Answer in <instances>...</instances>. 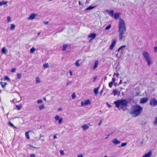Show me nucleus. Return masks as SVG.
I'll use <instances>...</instances> for the list:
<instances>
[{"mask_svg": "<svg viewBox=\"0 0 157 157\" xmlns=\"http://www.w3.org/2000/svg\"><path fill=\"white\" fill-rule=\"evenodd\" d=\"M126 31L125 23L124 20L121 19H119L118 25L119 38L120 41H121L125 38L124 35Z\"/></svg>", "mask_w": 157, "mask_h": 157, "instance_id": "nucleus-1", "label": "nucleus"}, {"mask_svg": "<svg viewBox=\"0 0 157 157\" xmlns=\"http://www.w3.org/2000/svg\"><path fill=\"white\" fill-rule=\"evenodd\" d=\"M143 108L139 105H136L133 106L130 111V113L134 117L139 116L142 112Z\"/></svg>", "mask_w": 157, "mask_h": 157, "instance_id": "nucleus-2", "label": "nucleus"}, {"mask_svg": "<svg viewBox=\"0 0 157 157\" xmlns=\"http://www.w3.org/2000/svg\"><path fill=\"white\" fill-rule=\"evenodd\" d=\"M114 103L116 107L118 108L120 106L122 107L127 106L128 102L126 99H121L115 101Z\"/></svg>", "mask_w": 157, "mask_h": 157, "instance_id": "nucleus-3", "label": "nucleus"}, {"mask_svg": "<svg viewBox=\"0 0 157 157\" xmlns=\"http://www.w3.org/2000/svg\"><path fill=\"white\" fill-rule=\"evenodd\" d=\"M142 54L146 62L147 65L150 66L152 64V62L149 53L146 51H144Z\"/></svg>", "mask_w": 157, "mask_h": 157, "instance_id": "nucleus-4", "label": "nucleus"}, {"mask_svg": "<svg viewBox=\"0 0 157 157\" xmlns=\"http://www.w3.org/2000/svg\"><path fill=\"white\" fill-rule=\"evenodd\" d=\"M150 103L151 105L155 106L157 105V101L155 98H153L151 100Z\"/></svg>", "mask_w": 157, "mask_h": 157, "instance_id": "nucleus-5", "label": "nucleus"}, {"mask_svg": "<svg viewBox=\"0 0 157 157\" xmlns=\"http://www.w3.org/2000/svg\"><path fill=\"white\" fill-rule=\"evenodd\" d=\"M116 40L114 39H113L109 47L110 49L112 50L113 49L116 43Z\"/></svg>", "mask_w": 157, "mask_h": 157, "instance_id": "nucleus-6", "label": "nucleus"}, {"mask_svg": "<svg viewBox=\"0 0 157 157\" xmlns=\"http://www.w3.org/2000/svg\"><path fill=\"white\" fill-rule=\"evenodd\" d=\"M37 16V15L35 13L31 14L29 16L28 18L29 20H33L34 19L35 17Z\"/></svg>", "mask_w": 157, "mask_h": 157, "instance_id": "nucleus-7", "label": "nucleus"}, {"mask_svg": "<svg viewBox=\"0 0 157 157\" xmlns=\"http://www.w3.org/2000/svg\"><path fill=\"white\" fill-rule=\"evenodd\" d=\"M148 99L147 98H142L140 100V103L143 104L146 103L148 101Z\"/></svg>", "mask_w": 157, "mask_h": 157, "instance_id": "nucleus-8", "label": "nucleus"}, {"mask_svg": "<svg viewBox=\"0 0 157 157\" xmlns=\"http://www.w3.org/2000/svg\"><path fill=\"white\" fill-rule=\"evenodd\" d=\"M105 12L108 13V14L111 17H113V10H106Z\"/></svg>", "mask_w": 157, "mask_h": 157, "instance_id": "nucleus-9", "label": "nucleus"}, {"mask_svg": "<svg viewBox=\"0 0 157 157\" xmlns=\"http://www.w3.org/2000/svg\"><path fill=\"white\" fill-rule=\"evenodd\" d=\"M126 47V45L121 46L116 51L117 52H119L120 51H121L122 52H123L124 51V48Z\"/></svg>", "mask_w": 157, "mask_h": 157, "instance_id": "nucleus-10", "label": "nucleus"}, {"mask_svg": "<svg viewBox=\"0 0 157 157\" xmlns=\"http://www.w3.org/2000/svg\"><path fill=\"white\" fill-rule=\"evenodd\" d=\"M112 142L113 144L116 145L120 144L121 142L118 140L117 139H115L112 141Z\"/></svg>", "mask_w": 157, "mask_h": 157, "instance_id": "nucleus-11", "label": "nucleus"}, {"mask_svg": "<svg viewBox=\"0 0 157 157\" xmlns=\"http://www.w3.org/2000/svg\"><path fill=\"white\" fill-rule=\"evenodd\" d=\"M152 155L151 151H149L147 153L144 155L142 157H150Z\"/></svg>", "mask_w": 157, "mask_h": 157, "instance_id": "nucleus-12", "label": "nucleus"}, {"mask_svg": "<svg viewBox=\"0 0 157 157\" xmlns=\"http://www.w3.org/2000/svg\"><path fill=\"white\" fill-rule=\"evenodd\" d=\"M98 60H96L95 61L94 65L93 68V70H95L98 67Z\"/></svg>", "mask_w": 157, "mask_h": 157, "instance_id": "nucleus-13", "label": "nucleus"}, {"mask_svg": "<svg viewBox=\"0 0 157 157\" xmlns=\"http://www.w3.org/2000/svg\"><path fill=\"white\" fill-rule=\"evenodd\" d=\"M113 93L114 94V96L115 95L119 96L120 94V92L117 90H113Z\"/></svg>", "mask_w": 157, "mask_h": 157, "instance_id": "nucleus-14", "label": "nucleus"}, {"mask_svg": "<svg viewBox=\"0 0 157 157\" xmlns=\"http://www.w3.org/2000/svg\"><path fill=\"white\" fill-rule=\"evenodd\" d=\"M81 61V59H78L76 60L75 63V66L77 67H79L80 66V63Z\"/></svg>", "mask_w": 157, "mask_h": 157, "instance_id": "nucleus-15", "label": "nucleus"}, {"mask_svg": "<svg viewBox=\"0 0 157 157\" xmlns=\"http://www.w3.org/2000/svg\"><path fill=\"white\" fill-rule=\"evenodd\" d=\"M121 13H116L114 14V18L116 20H117L119 17Z\"/></svg>", "mask_w": 157, "mask_h": 157, "instance_id": "nucleus-16", "label": "nucleus"}, {"mask_svg": "<svg viewBox=\"0 0 157 157\" xmlns=\"http://www.w3.org/2000/svg\"><path fill=\"white\" fill-rule=\"evenodd\" d=\"M96 36V34L94 33H91L90 34L88 35V37L89 38H91V40H92Z\"/></svg>", "mask_w": 157, "mask_h": 157, "instance_id": "nucleus-17", "label": "nucleus"}, {"mask_svg": "<svg viewBox=\"0 0 157 157\" xmlns=\"http://www.w3.org/2000/svg\"><path fill=\"white\" fill-rule=\"evenodd\" d=\"M81 127L82 128L83 130H85L88 129L89 128V126L86 124L83 125Z\"/></svg>", "mask_w": 157, "mask_h": 157, "instance_id": "nucleus-18", "label": "nucleus"}, {"mask_svg": "<svg viewBox=\"0 0 157 157\" xmlns=\"http://www.w3.org/2000/svg\"><path fill=\"white\" fill-rule=\"evenodd\" d=\"M1 51L2 53L6 54L8 52V50L6 49L5 47H3Z\"/></svg>", "mask_w": 157, "mask_h": 157, "instance_id": "nucleus-19", "label": "nucleus"}, {"mask_svg": "<svg viewBox=\"0 0 157 157\" xmlns=\"http://www.w3.org/2000/svg\"><path fill=\"white\" fill-rule=\"evenodd\" d=\"M0 84L1 85L2 88H4L7 85V83L6 82L3 83V82H0Z\"/></svg>", "mask_w": 157, "mask_h": 157, "instance_id": "nucleus-20", "label": "nucleus"}, {"mask_svg": "<svg viewBox=\"0 0 157 157\" xmlns=\"http://www.w3.org/2000/svg\"><path fill=\"white\" fill-rule=\"evenodd\" d=\"M84 104L85 106L90 104V102L89 100H87L84 101Z\"/></svg>", "mask_w": 157, "mask_h": 157, "instance_id": "nucleus-21", "label": "nucleus"}, {"mask_svg": "<svg viewBox=\"0 0 157 157\" xmlns=\"http://www.w3.org/2000/svg\"><path fill=\"white\" fill-rule=\"evenodd\" d=\"M30 132V131H29L28 132H25V136H26V137L27 139H29L30 138L29 136V133Z\"/></svg>", "mask_w": 157, "mask_h": 157, "instance_id": "nucleus-22", "label": "nucleus"}, {"mask_svg": "<svg viewBox=\"0 0 157 157\" xmlns=\"http://www.w3.org/2000/svg\"><path fill=\"white\" fill-rule=\"evenodd\" d=\"M96 6H89L88 8H87L85 9L86 10H90L94 8Z\"/></svg>", "mask_w": 157, "mask_h": 157, "instance_id": "nucleus-23", "label": "nucleus"}, {"mask_svg": "<svg viewBox=\"0 0 157 157\" xmlns=\"http://www.w3.org/2000/svg\"><path fill=\"white\" fill-rule=\"evenodd\" d=\"M36 49L35 48H34L33 47L32 48H31L30 50V53H34V52L36 50Z\"/></svg>", "mask_w": 157, "mask_h": 157, "instance_id": "nucleus-24", "label": "nucleus"}, {"mask_svg": "<svg viewBox=\"0 0 157 157\" xmlns=\"http://www.w3.org/2000/svg\"><path fill=\"white\" fill-rule=\"evenodd\" d=\"M98 89L99 87H97L94 89V92L95 95L97 94L98 93Z\"/></svg>", "mask_w": 157, "mask_h": 157, "instance_id": "nucleus-25", "label": "nucleus"}, {"mask_svg": "<svg viewBox=\"0 0 157 157\" xmlns=\"http://www.w3.org/2000/svg\"><path fill=\"white\" fill-rule=\"evenodd\" d=\"M7 2H8L7 1H3L2 2H0V5L1 6H2L3 5H6L7 3Z\"/></svg>", "mask_w": 157, "mask_h": 157, "instance_id": "nucleus-26", "label": "nucleus"}, {"mask_svg": "<svg viewBox=\"0 0 157 157\" xmlns=\"http://www.w3.org/2000/svg\"><path fill=\"white\" fill-rule=\"evenodd\" d=\"M35 79L36 83H38L40 82V78L38 77H36Z\"/></svg>", "mask_w": 157, "mask_h": 157, "instance_id": "nucleus-27", "label": "nucleus"}, {"mask_svg": "<svg viewBox=\"0 0 157 157\" xmlns=\"http://www.w3.org/2000/svg\"><path fill=\"white\" fill-rule=\"evenodd\" d=\"M8 124H9V125H10L11 126H12V127H13L14 128H15V129H17V127L13 125V124L11 122L9 121V122H8Z\"/></svg>", "mask_w": 157, "mask_h": 157, "instance_id": "nucleus-28", "label": "nucleus"}, {"mask_svg": "<svg viewBox=\"0 0 157 157\" xmlns=\"http://www.w3.org/2000/svg\"><path fill=\"white\" fill-rule=\"evenodd\" d=\"M67 44H64L63 46V48L62 49V51H65L67 47Z\"/></svg>", "mask_w": 157, "mask_h": 157, "instance_id": "nucleus-29", "label": "nucleus"}, {"mask_svg": "<svg viewBox=\"0 0 157 157\" xmlns=\"http://www.w3.org/2000/svg\"><path fill=\"white\" fill-rule=\"evenodd\" d=\"M44 108V105L43 104L39 106V109L40 110H41L42 109Z\"/></svg>", "mask_w": 157, "mask_h": 157, "instance_id": "nucleus-30", "label": "nucleus"}, {"mask_svg": "<svg viewBox=\"0 0 157 157\" xmlns=\"http://www.w3.org/2000/svg\"><path fill=\"white\" fill-rule=\"evenodd\" d=\"M43 67L44 68H46L49 67V65L48 63H44L43 64Z\"/></svg>", "mask_w": 157, "mask_h": 157, "instance_id": "nucleus-31", "label": "nucleus"}, {"mask_svg": "<svg viewBox=\"0 0 157 157\" xmlns=\"http://www.w3.org/2000/svg\"><path fill=\"white\" fill-rule=\"evenodd\" d=\"M17 78L18 79H20L21 78V74L17 73Z\"/></svg>", "mask_w": 157, "mask_h": 157, "instance_id": "nucleus-32", "label": "nucleus"}, {"mask_svg": "<svg viewBox=\"0 0 157 157\" xmlns=\"http://www.w3.org/2000/svg\"><path fill=\"white\" fill-rule=\"evenodd\" d=\"M15 28V25L14 24H12L11 25L10 29L11 30H13Z\"/></svg>", "mask_w": 157, "mask_h": 157, "instance_id": "nucleus-33", "label": "nucleus"}, {"mask_svg": "<svg viewBox=\"0 0 157 157\" xmlns=\"http://www.w3.org/2000/svg\"><path fill=\"white\" fill-rule=\"evenodd\" d=\"M153 123L154 124L157 126V117L155 118Z\"/></svg>", "mask_w": 157, "mask_h": 157, "instance_id": "nucleus-34", "label": "nucleus"}, {"mask_svg": "<svg viewBox=\"0 0 157 157\" xmlns=\"http://www.w3.org/2000/svg\"><path fill=\"white\" fill-rule=\"evenodd\" d=\"M111 25H109L107 26L105 28V30H109L111 28Z\"/></svg>", "mask_w": 157, "mask_h": 157, "instance_id": "nucleus-35", "label": "nucleus"}, {"mask_svg": "<svg viewBox=\"0 0 157 157\" xmlns=\"http://www.w3.org/2000/svg\"><path fill=\"white\" fill-rule=\"evenodd\" d=\"M55 119L56 121H58L60 119L59 117V115H57L55 117Z\"/></svg>", "mask_w": 157, "mask_h": 157, "instance_id": "nucleus-36", "label": "nucleus"}, {"mask_svg": "<svg viewBox=\"0 0 157 157\" xmlns=\"http://www.w3.org/2000/svg\"><path fill=\"white\" fill-rule=\"evenodd\" d=\"M114 83L112 82L111 81L109 83V87L110 88H111L112 86Z\"/></svg>", "mask_w": 157, "mask_h": 157, "instance_id": "nucleus-37", "label": "nucleus"}, {"mask_svg": "<svg viewBox=\"0 0 157 157\" xmlns=\"http://www.w3.org/2000/svg\"><path fill=\"white\" fill-rule=\"evenodd\" d=\"M71 97L73 99H74L76 98V95L75 93H72Z\"/></svg>", "mask_w": 157, "mask_h": 157, "instance_id": "nucleus-38", "label": "nucleus"}, {"mask_svg": "<svg viewBox=\"0 0 157 157\" xmlns=\"http://www.w3.org/2000/svg\"><path fill=\"white\" fill-rule=\"evenodd\" d=\"M4 80H7L9 81H10V78L7 76H5L4 77Z\"/></svg>", "mask_w": 157, "mask_h": 157, "instance_id": "nucleus-39", "label": "nucleus"}, {"mask_svg": "<svg viewBox=\"0 0 157 157\" xmlns=\"http://www.w3.org/2000/svg\"><path fill=\"white\" fill-rule=\"evenodd\" d=\"M16 107L18 110H20L21 107V106L20 105H16Z\"/></svg>", "mask_w": 157, "mask_h": 157, "instance_id": "nucleus-40", "label": "nucleus"}, {"mask_svg": "<svg viewBox=\"0 0 157 157\" xmlns=\"http://www.w3.org/2000/svg\"><path fill=\"white\" fill-rule=\"evenodd\" d=\"M126 144H127V143H121V146L122 147H124L125 146H126Z\"/></svg>", "mask_w": 157, "mask_h": 157, "instance_id": "nucleus-41", "label": "nucleus"}, {"mask_svg": "<svg viewBox=\"0 0 157 157\" xmlns=\"http://www.w3.org/2000/svg\"><path fill=\"white\" fill-rule=\"evenodd\" d=\"M11 21L10 17H7V21L8 23L9 22Z\"/></svg>", "mask_w": 157, "mask_h": 157, "instance_id": "nucleus-42", "label": "nucleus"}, {"mask_svg": "<svg viewBox=\"0 0 157 157\" xmlns=\"http://www.w3.org/2000/svg\"><path fill=\"white\" fill-rule=\"evenodd\" d=\"M72 82L71 81H68L66 83V86H68Z\"/></svg>", "mask_w": 157, "mask_h": 157, "instance_id": "nucleus-43", "label": "nucleus"}, {"mask_svg": "<svg viewBox=\"0 0 157 157\" xmlns=\"http://www.w3.org/2000/svg\"><path fill=\"white\" fill-rule=\"evenodd\" d=\"M63 119L62 118H60L58 120V123L59 124H60L62 122Z\"/></svg>", "mask_w": 157, "mask_h": 157, "instance_id": "nucleus-44", "label": "nucleus"}, {"mask_svg": "<svg viewBox=\"0 0 157 157\" xmlns=\"http://www.w3.org/2000/svg\"><path fill=\"white\" fill-rule=\"evenodd\" d=\"M16 69L15 68H12L11 70L12 72H14L16 71Z\"/></svg>", "mask_w": 157, "mask_h": 157, "instance_id": "nucleus-45", "label": "nucleus"}, {"mask_svg": "<svg viewBox=\"0 0 157 157\" xmlns=\"http://www.w3.org/2000/svg\"><path fill=\"white\" fill-rule=\"evenodd\" d=\"M60 153L61 155H64V151L63 150H60Z\"/></svg>", "mask_w": 157, "mask_h": 157, "instance_id": "nucleus-46", "label": "nucleus"}, {"mask_svg": "<svg viewBox=\"0 0 157 157\" xmlns=\"http://www.w3.org/2000/svg\"><path fill=\"white\" fill-rule=\"evenodd\" d=\"M81 106H83L84 105H85L83 101H81Z\"/></svg>", "mask_w": 157, "mask_h": 157, "instance_id": "nucleus-47", "label": "nucleus"}, {"mask_svg": "<svg viewBox=\"0 0 157 157\" xmlns=\"http://www.w3.org/2000/svg\"><path fill=\"white\" fill-rule=\"evenodd\" d=\"M37 102L38 103H42V101L41 99L37 101Z\"/></svg>", "mask_w": 157, "mask_h": 157, "instance_id": "nucleus-48", "label": "nucleus"}, {"mask_svg": "<svg viewBox=\"0 0 157 157\" xmlns=\"http://www.w3.org/2000/svg\"><path fill=\"white\" fill-rule=\"evenodd\" d=\"M115 80V78H114L113 77L112 78V81L111 82H113V83H114Z\"/></svg>", "mask_w": 157, "mask_h": 157, "instance_id": "nucleus-49", "label": "nucleus"}, {"mask_svg": "<svg viewBox=\"0 0 157 157\" xmlns=\"http://www.w3.org/2000/svg\"><path fill=\"white\" fill-rule=\"evenodd\" d=\"M68 72L70 74L71 76H72L73 75L72 73L71 70H70Z\"/></svg>", "mask_w": 157, "mask_h": 157, "instance_id": "nucleus-50", "label": "nucleus"}, {"mask_svg": "<svg viewBox=\"0 0 157 157\" xmlns=\"http://www.w3.org/2000/svg\"><path fill=\"white\" fill-rule=\"evenodd\" d=\"M30 157H35V156L34 154H32L30 155Z\"/></svg>", "mask_w": 157, "mask_h": 157, "instance_id": "nucleus-51", "label": "nucleus"}, {"mask_svg": "<svg viewBox=\"0 0 157 157\" xmlns=\"http://www.w3.org/2000/svg\"><path fill=\"white\" fill-rule=\"evenodd\" d=\"M78 157H83V156L82 155V154H80V155H78Z\"/></svg>", "mask_w": 157, "mask_h": 157, "instance_id": "nucleus-52", "label": "nucleus"}, {"mask_svg": "<svg viewBox=\"0 0 157 157\" xmlns=\"http://www.w3.org/2000/svg\"><path fill=\"white\" fill-rule=\"evenodd\" d=\"M107 104L109 108H110L111 107V106L110 104H109L108 103H107Z\"/></svg>", "mask_w": 157, "mask_h": 157, "instance_id": "nucleus-53", "label": "nucleus"}, {"mask_svg": "<svg viewBox=\"0 0 157 157\" xmlns=\"http://www.w3.org/2000/svg\"><path fill=\"white\" fill-rule=\"evenodd\" d=\"M154 51L155 52H156L157 50V47H155L154 48Z\"/></svg>", "mask_w": 157, "mask_h": 157, "instance_id": "nucleus-54", "label": "nucleus"}, {"mask_svg": "<svg viewBox=\"0 0 157 157\" xmlns=\"http://www.w3.org/2000/svg\"><path fill=\"white\" fill-rule=\"evenodd\" d=\"M44 23L45 24H48V21H44Z\"/></svg>", "mask_w": 157, "mask_h": 157, "instance_id": "nucleus-55", "label": "nucleus"}, {"mask_svg": "<svg viewBox=\"0 0 157 157\" xmlns=\"http://www.w3.org/2000/svg\"><path fill=\"white\" fill-rule=\"evenodd\" d=\"M101 123H102V121L101 120L100 122L99 123L98 125H100L101 124Z\"/></svg>", "mask_w": 157, "mask_h": 157, "instance_id": "nucleus-56", "label": "nucleus"}, {"mask_svg": "<svg viewBox=\"0 0 157 157\" xmlns=\"http://www.w3.org/2000/svg\"><path fill=\"white\" fill-rule=\"evenodd\" d=\"M62 110V109L61 108H59L58 109V111H61Z\"/></svg>", "mask_w": 157, "mask_h": 157, "instance_id": "nucleus-57", "label": "nucleus"}, {"mask_svg": "<svg viewBox=\"0 0 157 157\" xmlns=\"http://www.w3.org/2000/svg\"><path fill=\"white\" fill-rule=\"evenodd\" d=\"M56 138H57V137H56V135H54L53 136V139H55Z\"/></svg>", "mask_w": 157, "mask_h": 157, "instance_id": "nucleus-58", "label": "nucleus"}, {"mask_svg": "<svg viewBox=\"0 0 157 157\" xmlns=\"http://www.w3.org/2000/svg\"><path fill=\"white\" fill-rule=\"evenodd\" d=\"M100 94H101L102 93H103V90H101L100 91Z\"/></svg>", "mask_w": 157, "mask_h": 157, "instance_id": "nucleus-59", "label": "nucleus"}, {"mask_svg": "<svg viewBox=\"0 0 157 157\" xmlns=\"http://www.w3.org/2000/svg\"><path fill=\"white\" fill-rule=\"evenodd\" d=\"M96 78H97V77H94L93 81H94L96 79Z\"/></svg>", "mask_w": 157, "mask_h": 157, "instance_id": "nucleus-60", "label": "nucleus"}, {"mask_svg": "<svg viewBox=\"0 0 157 157\" xmlns=\"http://www.w3.org/2000/svg\"><path fill=\"white\" fill-rule=\"evenodd\" d=\"M121 83H122V80H120V82H119V84H121Z\"/></svg>", "mask_w": 157, "mask_h": 157, "instance_id": "nucleus-61", "label": "nucleus"}, {"mask_svg": "<svg viewBox=\"0 0 157 157\" xmlns=\"http://www.w3.org/2000/svg\"><path fill=\"white\" fill-rule=\"evenodd\" d=\"M116 56L117 57H118V54H117L116 55Z\"/></svg>", "mask_w": 157, "mask_h": 157, "instance_id": "nucleus-62", "label": "nucleus"}, {"mask_svg": "<svg viewBox=\"0 0 157 157\" xmlns=\"http://www.w3.org/2000/svg\"><path fill=\"white\" fill-rule=\"evenodd\" d=\"M29 146H31V147H33V148H36V147H33V146H31V145H30Z\"/></svg>", "mask_w": 157, "mask_h": 157, "instance_id": "nucleus-63", "label": "nucleus"}, {"mask_svg": "<svg viewBox=\"0 0 157 157\" xmlns=\"http://www.w3.org/2000/svg\"><path fill=\"white\" fill-rule=\"evenodd\" d=\"M116 75L117 77H118V76L119 75V74H116Z\"/></svg>", "mask_w": 157, "mask_h": 157, "instance_id": "nucleus-64", "label": "nucleus"}]
</instances>
